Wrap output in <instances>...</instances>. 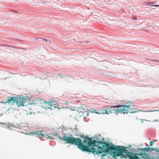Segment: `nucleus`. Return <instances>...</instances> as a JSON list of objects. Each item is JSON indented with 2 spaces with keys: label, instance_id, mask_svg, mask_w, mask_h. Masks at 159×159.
<instances>
[{
  "label": "nucleus",
  "instance_id": "nucleus-1",
  "mask_svg": "<svg viewBox=\"0 0 159 159\" xmlns=\"http://www.w3.org/2000/svg\"><path fill=\"white\" fill-rule=\"evenodd\" d=\"M61 132L63 135V137H58V138L61 140L65 141V143L75 144L78 146V148L83 151H89L88 148V145L84 144V143L83 144L81 139L78 138H75L73 137L71 134H66L63 130Z\"/></svg>",
  "mask_w": 159,
  "mask_h": 159
},
{
  "label": "nucleus",
  "instance_id": "nucleus-2",
  "mask_svg": "<svg viewBox=\"0 0 159 159\" xmlns=\"http://www.w3.org/2000/svg\"><path fill=\"white\" fill-rule=\"evenodd\" d=\"M127 105L125 103L124 105H118L117 106H111L110 107L107 108V111L110 113H115L118 115V113L125 114L128 113V112H133L134 111H132V109H130L129 107L130 105L129 103H126Z\"/></svg>",
  "mask_w": 159,
  "mask_h": 159
},
{
  "label": "nucleus",
  "instance_id": "nucleus-3",
  "mask_svg": "<svg viewBox=\"0 0 159 159\" xmlns=\"http://www.w3.org/2000/svg\"><path fill=\"white\" fill-rule=\"evenodd\" d=\"M31 135H36V137H38L40 138H44L48 139H53V138L55 136H57L59 137L58 134L53 133L52 134H47L46 131L42 130L39 131H35L30 133Z\"/></svg>",
  "mask_w": 159,
  "mask_h": 159
},
{
  "label": "nucleus",
  "instance_id": "nucleus-4",
  "mask_svg": "<svg viewBox=\"0 0 159 159\" xmlns=\"http://www.w3.org/2000/svg\"><path fill=\"white\" fill-rule=\"evenodd\" d=\"M16 98L15 97H8L7 100L6 102H3V101L0 99V103H3L5 104L7 103L8 104L15 102Z\"/></svg>",
  "mask_w": 159,
  "mask_h": 159
},
{
  "label": "nucleus",
  "instance_id": "nucleus-5",
  "mask_svg": "<svg viewBox=\"0 0 159 159\" xmlns=\"http://www.w3.org/2000/svg\"><path fill=\"white\" fill-rule=\"evenodd\" d=\"M48 104L50 106L53 107L55 108L58 107V105L57 104V101L53 100H50L48 102Z\"/></svg>",
  "mask_w": 159,
  "mask_h": 159
},
{
  "label": "nucleus",
  "instance_id": "nucleus-6",
  "mask_svg": "<svg viewBox=\"0 0 159 159\" xmlns=\"http://www.w3.org/2000/svg\"><path fill=\"white\" fill-rule=\"evenodd\" d=\"M98 114H108V111H107V108L106 109H102L99 111L98 112H96Z\"/></svg>",
  "mask_w": 159,
  "mask_h": 159
},
{
  "label": "nucleus",
  "instance_id": "nucleus-7",
  "mask_svg": "<svg viewBox=\"0 0 159 159\" xmlns=\"http://www.w3.org/2000/svg\"><path fill=\"white\" fill-rule=\"evenodd\" d=\"M16 102L18 106H24V102H25V101L21 99H20L18 100H16Z\"/></svg>",
  "mask_w": 159,
  "mask_h": 159
},
{
  "label": "nucleus",
  "instance_id": "nucleus-8",
  "mask_svg": "<svg viewBox=\"0 0 159 159\" xmlns=\"http://www.w3.org/2000/svg\"><path fill=\"white\" fill-rule=\"evenodd\" d=\"M140 155L142 158L144 159L148 158L149 157V155L146 152H142Z\"/></svg>",
  "mask_w": 159,
  "mask_h": 159
},
{
  "label": "nucleus",
  "instance_id": "nucleus-9",
  "mask_svg": "<svg viewBox=\"0 0 159 159\" xmlns=\"http://www.w3.org/2000/svg\"><path fill=\"white\" fill-rule=\"evenodd\" d=\"M126 103H129V104L130 105V106H131V105H132V106H133V103H130V102H125V103H121V105H124L125 104H125H126L127 105V104H126ZM129 108L130 109H132V111H134V112H133V113H134V112H136V111H135V110H136L135 109H132V108H130V107H129Z\"/></svg>",
  "mask_w": 159,
  "mask_h": 159
},
{
  "label": "nucleus",
  "instance_id": "nucleus-10",
  "mask_svg": "<svg viewBox=\"0 0 159 159\" xmlns=\"http://www.w3.org/2000/svg\"><path fill=\"white\" fill-rule=\"evenodd\" d=\"M149 150H151L154 151V148H144L143 150L144 152H148Z\"/></svg>",
  "mask_w": 159,
  "mask_h": 159
},
{
  "label": "nucleus",
  "instance_id": "nucleus-11",
  "mask_svg": "<svg viewBox=\"0 0 159 159\" xmlns=\"http://www.w3.org/2000/svg\"><path fill=\"white\" fill-rule=\"evenodd\" d=\"M7 126H8V128L10 129H11V126H12V125H7Z\"/></svg>",
  "mask_w": 159,
  "mask_h": 159
},
{
  "label": "nucleus",
  "instance_id": "nucleus-12",
  "mask_svg": "<svg viewBox=\"0 0 159 159\" xmlns=\"http://www.w3.org/2000/svg\"><path fill=\"white\" fill-rule=\"evenodd\" d=\"M148 6H149L152 5V2H147V4Z\"/></svg>",
  "mask_w": 159,
  "mask_h": 159
},
{
  "label": "nucleus",
  "instance_id": "nucleus-13",
  "mask_svg": "<svg viewBox=\"0 0 159 159\" xmlns=\"http://www.w3.org/2000/svg\"><path fill=\"white\" fill-rule=\"evenodd\" d=\"M150 145L151 146H152L153 144L154 143L152 141H151L150 142Z\"/></svg>",
  "mask_w": 159,
  "mask_h": 159
},
{
  "label": "nucleus",
  "instance_id": "nucleus-14",
  "mask_svg": "<svg viewBox=\"0 0 159 159\" xmlns=\"http://www.w3.org/2000/svg\"><path fill=\"white\" fill-rule=\"evenodd\" d=\"M89 42L88 41H86L85 42L84 41H83L82 42H81V43H83L84 44H85L86 43L87 44V43Z\"/></svg>",
  "mask_w": 159,
  "mask_h": 159
},
{
  "label": "nucleus",
  "instance_id": "nucleus-15",
  "mask_svg": "<svg viewBox=\"0 0 159 159\" xmlns=\"http://www.w3.org/2000/svg\"><path fill=\"white\" fill-rule=\"evenodd\" d=\"M158 111V110H154L153 111H146V112H151V111ZM159 111V110H158Z\"/></svg>",
  "mask_w": 159,
  "mask_h": 159
},
{
  "label": "nucleus",
  "instance_id": "nucleus-16",
  "mask_svg": "<svg viewBox=\"0 0 159 159\" xmlns=\"http://www.w3.org/2000/svg\"><path fill=\"white\" fill-rule=\"evenodd\" d=\"M133 19L134 20H135L137 19V18L136 17L134 16L133 17Z\"/></svg>",
  "mask_w": 159,
  "mask_h": 159
},
{
  "label": "nucleus",
  "instance_id": "nucleus-17",
  "mask_svg": "<svg viewBox=\"0 0 159 159\" xmlns=\"http://www.w3.org/2000/svg\"><path fill=\"white\" fill-rule=\"evenodd\" d=\"M154 6V7H159V5H153V6Z\"/></svg>",
  "mask_w": 159,
  "mask_h": 159
},
{
  "label": "nucleus",
  "instance_id": "nucleus-18",
  "mask_svg": "<svg viewBox=\"0 0 159 159\" xmlns=\"http://www.w3.org/2000/svg\"><path fill=\"white\" fill-rule=\"evenodd\" d=\"M152 4H153L155 3H156V2H152Z\"/></svg>",
  "mask_w": 159,
  "mask_h": 159
},
{
  "label": "nucleus",
  "instance_id": "nucleus-19",
  "mask_svg": "<svg viewBox=\"0 0 159 159\" xmlns=\"http://www.w3.org/2000/svg\"><path fill=\"white\" fill-rule=\"evenodd\" d=\"M43 39L44 40L46 41H47V39Z\"/></svg>",
  "mask_w": 159,
  "mask_h": 159
},
{
  "label": "nucleus",
  "instance_id": "nucleus-20",
  "mask_svg": "<svg viewBox=\"0 0 159 159\" xmlns=\"http://www.w3.org/2000/svg\"><path fill=\"white\" fill-rule=\"evenodd\" d=\"M46 74H48V72H46Z\"/></svg>",
  "mask_w": 159,
  "mask_h": 159
},
{
  "label": "nucleus",
  "instance_id": "nucleus-21",
  "mask_svg": "<svg viewBox=\"0 0 159 159\" xmlns=\"http://www.w3.org/2000/svg\"><path fill=\"white\" fill-rule=\"evenodd\" d=\"M0 123H1V122H0Z\"/></svg>",
  "mask_w": 159,
  "mask_h": 159
}]
</instances>
